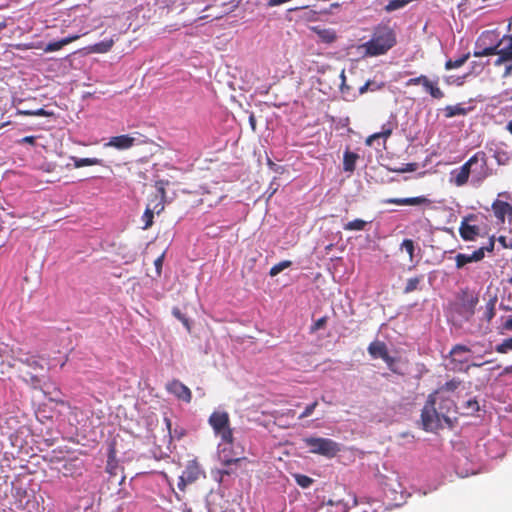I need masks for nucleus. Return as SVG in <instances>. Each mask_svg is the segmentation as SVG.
<instances>
[{
	"mask_svg": "<svg viewBox=\"0 0 512 512\" xmlns=\"http://www.w3.org/2000/svg\"><path fill=\"white\" fill-rule=\"evenodd\" d=\"M470 175L472 184L476 186L492 175L485 152H476L460 168L454 169L451 172V182L457 187H462L467 184Z\"/></svg>",
	"mask_w": 512,
	"mask_h": 512,
	"instance_id": "f257e3e1",
	"label": "nucleus"
},
{
	"mask_svg": "<svg viewBox=\"0 0 512 512\" xmlns=\"http://www.w3.org/2000/svg\"><path fill=\"white\" fill-rule=\"evenodd\" d=\"M396 44V36L391 27L379 24L373 29L371 39L360 46L366 56L385 54Z\"/></svg>",
	"mask_w": 512,
	"mask_h": 512,
	"instance_id": "f03ea898",
	"label": "nucleus"
},
{
	"mask_svg": "<svg viewBox=\"0 0 512 512\" xmlns=\"http://www.w3.org/2000/svg\"><path fill=\"white\" fill-rule=\"evenodd\" d=\"M209 425L212 427L216 436L227 445L234 444L233 429L230 426V416L226 411H214L208 419Z\"/></svg>",
	"mask_w": 512,
	"mask_h": 512,
	"instance_id": "7ed1b4c3",
	"label": "nucleus"
},
{
	"mask_svg": "<svg viewBox=\"0 0 512 512\" xmlns=\"http://www.w3.org/2000/svg\"><path fill=\"white\" fill-rule=\"evenodd\" d=\"M304 443L313 454L333 458L341 450L340 444L330 438L323 437H308L305 438Z\"/></svg>",
	"mask_w": 512,
	"mask_h": 512,
	"instance_id": "20e7f679",
	"label": "nucleus"
},
{
	"mask_svg": "<svg viewBox=\"0 0 512 512\" xmlns=\"http://www.w3.org/2000/svg\"><path fill=\"white\" fill-rule=\"evenodd\" d=\"M437 398L435 394H430L421 412L423 428L426 431H433L441 426L442 416L439 409L435 407Z\"/></svg>",
	"mask_w": 512,
	"mask_h": 512,
	"instance_id": "39448f33",
	"label": "nucleus"
},
{
	"mask_svg": "<svg viewBox=\"0 0 512 512\" xmlns=\"http://www.w3.org/2000/svg\"><path fill=\"white\" fill-rule=\"evenodd\" d=\"M494 236L489 239L488 245L475 250L472 254L458 253L455 256V263L457 269H462L465 265L472 262H479L485 257V252H492L494 250Z\"/></svg>",
	"mask_w": 512,
	"mask_h": 512,
	"instance_id": "423d86ee",
	"label": "nucleus"
},
{
	"mask_svg": "<svg viewBox=\"0 0 512 512\" xmlns=\"http://www.w3.org/2000/svg\"><path fill=\"white\" fill-rule=\"evenodd\" d=\"M477 218V215L469 214L461 220L459 234L464 241H474L481 235V228L474 223Z\"/></svg>",
	"mask_w": 512,
	"mask_h": 512,
	"instance_id": "0eeeda50",
	"label": "nucleus"
},
{
	"mask_svg": "<svg viewBox=\"0 0 512 512\" xmlns=\"http://www.w3.org/2000/svg\"><path fill=\"white\" fill-rule=\"evenodd\" d=\"M202 471L196 461H190L185 467L182 475L179 477L178 488L184 491L188 484H191L199 479Z\"/></svg>",
	"mask_w": 512,
	"mask_h": 512,
	"instance_id": "6e6552de",
	"label": "nucleus"
},
{
	"mask_svg": "<svg viewBox=\"0 0 512 512\" xmlns=\"http://www.w3.org/2000/svg\"><path fill=\"white\" fill-rule=\"evenodd\" d=\"M164 184L165 183L163 181L156 183L157 193L149 199L147 204V208H149L152 213H156L157 215L162 213L165 209L166 190Z\"/></svg>",
	"mask_w": 512,
	"mask_h": 512,
	"instance_id": "1a4fd4ad",
	"label": "nucleus"
},
{
	"mask_svg": "<svg viewBox=\"0 0 512 512\" xmlns=\"http://www.w3.org/2000/svg\"><path fill=\"white\" fill-rule=\"evenodd\" d=\"M166 390L173 394L178 400L190 403L192 400L191 390L180 380L173 379L166 384Z\"/></svg>",
	"mask_w": 512,
	"mask_h": 512,
	"instance_id": "9d476101",
	"label": "nucleus"
},
{
	"mask_svg": "<svg viewBox=\"0 0 512 512\" xmlns=\"http://www.w3.org/2000/svg\"><path fill=\"white\" fill-rule=\"evenodd\" d=\"M492 211L498 224H504L506 219L512 221V205L506 201L496 199L492 203Z\"/></svg>",
	"mask_w": 512,
	"mask_h": 512,
	"instance_id": "9b49d317",
	"label": "nucleus"
},
{
	"mask_svg": "<svg viewBox=\"0 0 512 512\" xmlns=\"http://www.w3.org/2000/svg\"><path fill=\"white\" fill-rule=\"evenodd\" d=\"M506 38H508V36H504L501 40H499L497 42L496 45L494 46H489V47H485L483 49H477L474 51L473 55L475 57H485V56H492V55H498V58L497 60L495 61V65L496 66H499L501 65L502 63L504 62H507L508 60H501L502 58V55L501 53H503V51L506 50V48H502V49H499V46L501 45V43L503 42V40H505Z\"/></svg>",
	"mask_w": 512,
	"mask_h": 512,
	"instance_id": "f8f14e48",
	"label": "nucleus"
},
{
	"mask_svg": "<svg viewBox=\"0 0 512 512\" xmlns=\"http://www.w3.org/2000/svg\"><path fill=\"white\" fill-rule=\"evenodd\" d=\"M136 139L128 134L113 136L104 147H113L117 150H128L134 146Z\"/></svg>",
	"mask_w": 512,
	"mask_h": 512,
	"instance_id": "ddd939ff",
	"label": "nucleus"
},
{
	"mask_svg": "<svg viewBox=\"0 0 512 512\" xmlns=\"http://www.w3.org/2000/svg\"><path fill=\"white\" fill-rule=\"evenodd\" d=\"M437 401H440L438 405L439 414L442 416L444 422L450 424L451 413L454 412L456 408L454 401L444 395L438 396Z\"/></svg>",
	"mask_w": 512,
	"mask_h": 512,
	"instance_id": "4468645a",
	"label": "nucleus"
},
{
	"mask_svg": "<svg viewBox=\"0 0 512 512\" xmlns=\"http://www.w3.org/2000/svg\"><path fill=\"white\" fill-rule=\"evenodd\" d=\"M220 446H223V447L219 449L218 455H219V459H220L221 463L224 466L236 464L242 460H245V457L236 456V454L233 452V449H232L233 445H227L221 441Z\"/></svg>",
	"mask_w": 512,
	"mask_h": 512,
	"instance_id": "2eb2a0df",
	"label": "nucleus"
},
{
	"mask_svg": "<svg viewBox=\"0 0 512 512\" xmlns=\"http://www.w3.org/2000/svg\"><path fill=\"white\" fill-rule=\"evenodd\" d=\"M385 204H395V205H410L417 206L423 204H431V200L425 196H417V197H408V198H388L383 200Z\"/></svg>",
	"mask_w": 512,
	"mask_h": 512,
	"instance_id": "dca6fc26",
	"label": "nucleus"
},
{
	"mask_svg": "<svg viewBox=\"0 0 512 512\" xmlns=\"http://www.w3.org/2000/svg\"><path fill=\"white\" fill-rule=\"evenodd\" d=\"M82 471V463L77 458L65 461L60 469L64 477H77L82 474Z\"/></svg>",
	"mask_w": 512,
	"mask_h": 512,
	"instance_id": "f3484780",
	"label": "nucleus"
},
{
	"mask_svg": "<svg viewBox=\"0 0 512 512\" xmlns=\"http://www.w3.org/2000/svg\"><path fill=\"white\" fill-rule=\"evenodd\" d=\"M367 351L373 359H384L388 354L389 350L385 342L380 340L372 341L367 348Z\"/></svg>",
	"mask_w": 512,
	"mask_h": 512,
	"instance_id": "a211bd4d",
	"label": "nucleus"
},
{
	"mask_svg": "<svg viewBox=\"0 0 512 512\" xmlns=\"http://www.w3.org/2000/svg\"><path fill=\"white\" fill-rule=\"evenodd\" d=\"M394 130V125L392 122H387L382 125V131L374 133L368 136L365 140V144L367 146H372L374 141L383 138L384 142L392 135Z\"/></svg>",
	"mask_w": 512,
	"mask_h": 512,
	"instance_id": "6ab92c4d",
	"label": "nucleus"
},
{
	"mask_svg": "<svg viewBox=\"0 0 512 512\" xmlns=\"http://www.w3.org/2000/svg\"><path fill=\"white\" fill-rule=\"evenodd\" d=\"M312 31L318 36L321 42L332 44L337 40V33L332 28L312 27Z\"/></svg>",
	"mask_w": 512,
	"mask_h": 512,
	"instance_id": "aec40b11",
	"label": "nucleus"
},
{
	"mask_svg": "<svg viewBox=\"0 0 512 512\" xmlns=\"http://www.w3.org/2000/svg\"><path fill=\"white\" fill-rule=\"evenodd\" d=\"M423 88L434 99H442L444 97V92L438 86V80L432 81L427 77Z\"/></svg>",
	"mask_w": 512,
	"mask_h": 512,
	"instance_id": "412c9836",
	"label": "nucleus"
},
{
	"mask_svg": "<svg viewBox=\"0 0 512 512\" xmlns=\"http://www.w3.org/2000/svg\"><path fill=\"white\" fill-rule=\"evenodd\" d=\"M477 303L478 297L476 295L469 294L468 292L463 293L462 308L469 316L474 314Z\"/></svg>",
	"mask_w": 512,
	"mask_h": 512,
	"instance_id": "4be33fe9",
	"label": "nucleus"
},
{
	"mask_svg": "<svg viewBox=\"0 0 512 512\" xmlns=\"http://www.w3.org/2000/svg\"><path fill=\"white\" fill-rule=\"evenodd\" d=\"M358 159L359 155L357 153L346 150L343 155V170L350 173L354 172Z\"/></svg>",
	"mask_w": 512,
	"mask_h": 512,
	"instance_id": "5701e85b",
	"label": "nucleus"
},
{
	"mask_svg": "<svg viewBox=\"0 0 512 512\" xmlns=\"http://www.w3.org/2000/svg\"><path fill=\"white\" fill-rule=\"evenodd\" d=\"M113 45H114V40L112 38H110V39H106L101 42L95 43V44L89 46L87 49H88L89 53L103 54V53L109 52L112 49Z\"/></svg>",
	"mask_w": 512,
	"mask_h": 512,
	"instance_id": "b1692460",
	"label": "nucleus"
},
{
	"mask_svg": "<svg viewBox=\"0 0 512 512\" xmlns=\"http://www.w3.org/2000/svg\"><path fill=\"white\" fill-rule=\"evenodd\" d=\"M470 110L463 107L462 104L448 105L444 108V115L446 118H452L455 116L466 115Z\"/></svg>",
	"mask_w": 512,
	"mask_h": 512,
	"instance_id": "393cba45",
	"label": "nucleus"
},
{
	"mask_svg": "<svg viewBox=\"0 0 512 512\" xmlns=\"http://www.w3.org/2000/svg\"><path fill=\"white\" fill-rule=\"evenodd\" d=\"M460 384H461L460 380L452 379V380L446 382L441 387H439L432 394H435V397L437 398L440 395H444L445 392H454L460 386Z\"/></svg>",
	"mask_w": 512,
	"mask_h": 512,
	"instance_id": "a878e982",
	"label": "nucleus"
},
{
	"mask_svg": "<svg viewBox=\"0 0 512 512\" xmlns=\"http://www.w3.org/2000/svg\"><path fill=\"white\" fill-rule=\"evenodd\" d=\"M121 470V467L119 466L114 452L111 451V453L108 456L107 465H106V472L110 474L111 476H117L119 471Z\"/></svg>",
	"mask_w": 512,
	"mask_h": 512,
	"instance_id": "bb28decb",
	"label": "nucleus"
},
{
	"mask_svg": "<svg viewBox=\"0 0 512 512\" xmlns=\"http://www.w3.org/2000/svg\"><path fill=\"white\" fill-rule=\"evenodd\" d=\"M94 165H102V160L99 158H74V166L76 168Z\"/></svg>",
	"mask_w": 512,
	"mask_h": 512,
	"instance_id": "cd10ccee",
	"label": "nucleus"
},
{
	"mask_svg": "<svg viewBox=\"0 0 512 512\" xmlns=\"http://www.w3.org/2000/svg\"><path fill=\"white\" fill-rule=\"evenodd\" d=\"M367 222L362 219H355L344 224L343 228L346 231H362L365 229Z\"/></svg>",
	"mask_w": 512,
	"mask_h": 512,
	"instance_id": "c85d7f7f",
	"label": "nucleus"
},
{
	"mask_svg": "<svg viewBox=\"0 0 512 512\" xmlns=\"http://www.w3.org/2000/svg\"><path fill=\"white\" fill-rule=\"evenodd\" d=\"M209 195H210V192H206L205 194H203V197L201 198V203H203V204L205 203L209 207H213V206L217 205L225 197L222 190H220L219 192L216 193V196L214 197V199H210Z\"/></svg>",
	"mask_w": 512,
	"mask_h": 512,
	"instance_id": "c756f323",
	"label": "nucleus"
},
{
	"mask_svg": "<svg viewBox=\"0 0 512 512\" xmlns=\"http://www.w3.org/2000/svg\"><path fill=\"white\" fill-rule=\"evenodd\" d=\"M469 57H470V53H467L456 60L449 59L445 63V69L451 70V69L459 68L462 65H464V63L469 59Z\"/></svg>",
	"mask_w": 512,
	"mask_h": 512,
	"instance_id": "7c9ffc66",
	"label": "nucleus"
},
{
	"mask_svg": "<svg viewBox=\"0 0 512 512\" xmlns=\"http://www.w3.org/2000/svg\"><path fill=\"white\" fill-rule=\"evenodd\" d=\"M18 114L25 115V116H53L54 113L47 111L43 108H39L37 110H18Z\"/></svg>",
	"mask_w": 512,
	"mask_h": 512,
	"instance_id": "2f4dec72",
	"label": "nucleus"
},
{
	"mask_svg": "<svg viewBox=\"0 0 512 512\" xmlns=\"http://www.w3.org/2000/svg\"><path fill=\"white\" fill-rule=\"evenodd\" d=\"M291 265H292V262L290 260L281 261L271 267V269L269 271V275L271 277H274V276L278 275L280 272H282L284 269L290 267Z\"/></svg>",
	"mask_w": 512,
	"mask_h": 512,
	"instance_id": "473e14b6",
	"label": "nucleus"
},
{
	"mask_svg": "<svg viewBox=\"0 0 512 512\" xmlns=\"http://www.w3.org/2000/svg\"><path fill=\"white\" fill-rule=\"evenodd\" d=\"M422 276H416V277H412V278H409L407 280V283H406V286L404 288V293L408 294V293H411L413 291H415L416 289H418V286L420 284V282L422 281Z\"/></svg>",
	"mask_w": 512,
	"mask_h": 512,
	"instance_id": "72a5a7b5",
	"label": "nucleus"
},
{
	"mask_svg": "<svg viewBox=\"0 0 512 512\" xmlns=\"http://www.w3.org/2000/svg\"><path fill=\"white\" fill-rule=\"evenodd\" d=\"M296 483L302 488H308L312 485L313 479L304 474H294Z\"/></svg>",
	"mask_w": 512,
	"mask_h": 512,
	"instance_id": "f704fd0d",
	"label": "nucleus"
},
{
	"mask_svg": "<svg viewBox=\"0 0 512 512\" xmlns=\"http://www.w3.org/2000/svg\"><path fill=\"white\" fill-rule=\"evenodd\" d=\"M495 305H496V299H490L486 304V311L484 313V317L486 318V320L488 322H490L495 316V313H496Z\"/></svg>",
	"mask_w": 512,
	"mask_h": 512,
	"instance_id": "c9c22d12",
	"label": "nucleus"
},
{
	"mask_svg": "<svg viewBox=\"0 0 512 512\" xmlns=\"http://www.w3.org/2000/svg\"><path fill=\"white\" fill-rule=\"evenodd\" d=\"M495 351L500 354H506L512 351V338H507L495 347Z\"/></svg>",
	"mask_w": 512,
	"mask_h": 512,
	"instance_id": "e433bc0d",
	"label": "nucleus"
},
{
	"mask_svg": "<svg viewBox=\"0 0 512 512\" xmlns=\"http://www.w3.org/2000/svg\"><path fill=\"white\" fill-rule=\"evenodd\" d=\"M153 219H154V213L146 207L143 215H142V221L144 222L143 229H148L153 225Z\"/></svg>",
	"mask_w": 512,
	"mask_h": 512,
	"instance_id": "4c0bfd02",
	"label": "nucleus"
},
{
	"mask_svg": "<svg viewBox=\"0 0 512 512\" xmlns=\"http://www.w3.org/2000/svg\"><path fill=\"white\" fill-rule=\"evenodd\" d=\"M383 83L381 84H376L375 82H372V81H367L363 86H361L359 88V93L360 94H364L366 93L368 90H371V91H376V90H379L383 87Z\"/></svg>",
	"mask_w": 512,
	"mask_h": 512,
	"instance_id": "58836bf2",
	"label": "nucleus"
},
{
	"mask_svg": "<svg viewBox=\"0 0 512 512\" xmlns=\"http://www.w3.org/2000/svg\"><path fill=\"white\" fill-rule=\"evenodd\" d=\"M66 45L65 43V40L64 38L59 40V41H55V42H50L46 45L44 51L45 52H54V51H58L60 49H62L64 46Z\"/></svg>",
	"mask_w": 512,
	"mask_h": 512,
	"instance_id": "ea45409f",
	"label": "nucleus"
},
{
	"mask_svg": "<svg viewBox=\"0 0 512 512\" xmlns=\"http://www.w3.org/2000/svg\"><path fill=\"white\" fill-rule=\"evenodd\" d=\"M479 403L478 401L474 399H469L465 403V409L467 414H473L477 411H479Z\"/></svg>",
	"mask_w": 512,
	"mask_h": 512,
	"instance_id": "a19ab883",
	"label": "nucleus"
},
{
	"mask_svg": "<svg viewBox=\"0 0 512 512\" xmlns=\"http://www.w3.org/2000/svg\"><path fill=\"white\" fill-rule=\"evenodd\" d=\"M407 4H408V0H391L386 5V10L387 11H394V10H397V9H400V8L404 7Z\"/></svg>",
	"mask_w": 512,
	"mask_h": 512,
	"instance_id": "79ce46f5",
	"label": "nucleus"
},
{
	"mask_svg": "<svg viewBox=\"0 0 512 512\" xmlns=\"http://www.w3.org/2000/svg\"><path fill=\"white\" fill-rule=\"evenodd\" d=\"M383 361L386 363L387 367L389 368L390 371H392L393 373H396V374H399V371L396 367V363L398 362L397 358L395 357H392L390 356V354H388L384 359Z\"/></svg>",
	"mask_w": 512,
	"mask_h": 512,
	"instance_id": "37998d69",
	"label": "nucleus"
},
{
	"mask_svg": "<svg viewBox=\"0 0 512 512\" xmlns=\"http://www.w3.org/2000/svg\"><path fill=\"white\" fill-rule=\"evenodd\" d=\"M401 247L406 250V252L409 254L410 260H412L414 257V250H415L414 242L411 239H405L402 242Z\"/></svg>",
	"mask_w": 512,
	"mask_h": 512,
	"instance_id": "c03bdc74",
	"label": "nucleus"
},
{
	"mask_svg": "<svg viewBox=\"0 0 512 512\" xmlns=\"http://www.w3.org/2000/svg\"><path fill=\"white\" fill-rule=\"evenodd\" d=\"M427 76L426 75H420L418 77H415V78H410L409 80L406 81L405 83V86L406 87H410V86H416V85H424L425 83V80H426Z\"/></svg>",
	"mask_w": 512,
	"mask_h": 512,
	"instance_id": "a18cd8bd",
	"label": "nucleus"
},
{
	"mask_svg": "<svg viewBox=\"0 0 512 512\" xmlns=\"http://www.w3.org/2000/svg\"><path fill=\"white\" fill-rule=\"evenodd\" d=\"M20 361L33 369H43V366L35 357H26L25 359H20Z\"/></svg>",
	"mask_w": 512,
	"mask_h": 512,
	"instance_id": "49530a36",
	"label": "nucleus"
},
{
	"mask_svg": "<svg viewBox=\"0 0 512 512\" xmlns=\"http://www.w3.org/2000/svg\"><path fill=\"white\" fill-rule=\"evenodd\" d=\"M494 158L499 165H505L509 160L508 153L505 151H496L494 154Z\"/></svg>",
	"mask_w": 512,
	"mask_h": 512,
	"instance_id": "de8ad7c7",
	"label": "nucleus"
},
{
	"mask_svg": "<svg viewBox=\"0 0 512 512\" xmlns=\"http://www.w3.org/2000/svg\"><path fill=\"white\" fill-rule=\"evenodd\" d=\"M318 406V402L317 401H314L313 403L309 404L306 406V408L304 409V411L299 415V419H304L308 416H310L314 410L316 409V407Z\"/></svg>",
	"mask_w": 512,
	"mask_h": 512,
	"instance_id": "09e8293b",
	"label": "nucleus"
},
{
	"mask_svg": "<svg viewBox=\"0 0 512 512\" xmlns=\"http://www.w3.org/2000/svg\"><path fill=\"white\" fill-rule=\"evenodd\" d=\"M416 169L415 163H407L404 164L402 167L399 168H392L391 171L397 172V173H405V172H413Z\"/></svg>",
	"mask_w": 512,
	"mask_h": 512,
	"instance_id": "8fccbe9b",
	"label": "nucleus"
},
{
	"mask_svg": "<svg viewBox=\"0 0 512 512\" xmlns=\"http://www.w3.org/2000/svg\"><path fill=\"white\" fill-rule=\"evenodd\" d=\"M327 323V316H323L319 318L312 326H311V332L318 331L325 327Z\"/></svg>",
	"mask_w": 512,
	"mask_h": 512,
	"instance_id": "3c124183",
	"label": "nucleus"
},
{
	"mask_svg": "<svg viewBox=\"0 0 512 512\" xmlns=\"http://www.w3.org/2000/svg\"><path fill=\"white\" fill-rule=\"evenodd\" d=\"M510 44L503 53L501 60H512V36H508Z\"/></svg>",
	"mask_w": 512,
	"mask_h": 512,
	"instance_id": "603ef678",
	"label": "nucleus"
},
{
	"mask_svg": "<svg viewBox=\"0 0 512 512\" xmlns=\"http://www.w3.org/2000/svg\"><path fill=\"white\" fill-rule=\"evenodd\" d=\"M467 352H470V349L467 346L458 344V345H455L451 349L450 354L457 355L459 353H467Z\"/></svg>",
	"mask_w": 512,
	"mask_h": 512,
	"instance_id": "864d4df0",
	"label": "nucleus"
},
{
	"mask_svg": "<svg viewBox=\"0 0 512 512\" xmlns=\"http://www.w3.org/2000/svg\"><path fill=\"white\" fill-rule=\"evenodd\" d=\"M163 261H164V253H162L159 257H157L156 260L154 261L156 273L158 276L161 275Z\"/></svg>",
	"mask_w": 512,
	"mask_h": 512,
	"instance_id": "5fc2aeb1",
	"label": "nucleus"
},
{
	"mask_svg": "<svg viewBox=\"0 0 512 512\" xmlns=\"http://www.w3.org/2000/svg\"><path fill=\"white\" fill-rule=\"evenodd\" d=\"M173 314H174V315H175V316H176V317H177V318H178V319H179V320H180V321H181V322H182V323H183V324H184L188 329H190L188 319H187L185 316H183V315L181 314V312H180L178 309H174V310H173Z\"/></svg>",
	"mask_w": 512,
	"mask_h": 512,
	"instance_id": "6e6d98bb",
	"label": "nucleus"
},
{
	"mask_svg": "<svg viewBox=\"0 0 512 512\" xmlns=\"http://www.w3.org/2000/svg\"><path fill=\"white\" fill-rule=\"evenodd\" d=\"M36 139H37L36 136H25L22 139H20L18 142L21 144L25 143V144L34 145L36 143Z\"/></svg>",
	"mask_w": 512,
	"mask_h": 512,
	"instance_id": "4d7b16f0",
	"label": "nucleus"
},
{
	"mask_svg": "<svg viewBox=\"0 0 512 512\" xmlns=\"http://www.w3.org/2000/svg\"><path fill=\"white\" fill-rule=\"evenodd\" d=\"M328 504L329 505H334V504L339 505V504H342L344 512H347L349 510V508H350V506L347 503H344L343 500H339L337 502H333L332 500H329Z\"/></svg>",
	"mask_w": 512,
	"mask_h": 512,
	"instance_id": "13d9d810",
	"label": "nucleus"
},
{
	"mask_svg": "<svg viewBox=\"0 0 512 512\" xmlns=\"http://www.w3.org/2000/svg\"><path fill=\"white\" fill-rule=\"evenodd\" d=\"M80 38V35L78 34H75V35H70L68 37H65L64 40H65V43L66 45L78 40Z\"/></svg>",
	"mask_w": 512,
	"mask_h": 512,
	"instance_id": "bf43d9fd",
	"label": "nucleus"
},
{
	"mask_svg": "<svg viewBox=\"0 0 512 512\" xmlns=\"http://www.w3.org/2000/svg\"><path fill=\"white\" fill-rule=\"evenodd\" d=\"M503 328L508 331H512V317L508 318L503 324Z\"/></svg>",
	"mask_w": 512,
	"mask_h": 512,
	"instance_id": "052dcab7",
	"label": "nucleus"
},
{
	"mask_svg": "<svg viewBox=\"0 0 512 512\" xmlns=\"http://www.w3.org/2000/svg\"><path fill=\"white\" fill-rule=\"evenodd\" d=\"M30 381H31V384L34 388H38L39 387V383H40V380L37 376H31L30 377Z\"/></svg>",
	"mask_w": 512,
	"mask_h": 512,
	"instance_id": "680f3d73",
	"label": "nucleus"
},
{
	"mask_svg": "<svg viewBox=\"0 0 512 512\" xmlns=\"http://www.w3.org/2000/svg\"><path fill=\"white\" fill-rule=\"evenodd\" d=\"M249 123H250L252 130L255 131L256 130V119H255L254 114H251L249 116Z\"/></svg>",
	"mask_w": 512,
	"mask_h": 512,
	"instance_id": "e2e57ef3",
	"label": "nucleus"
},
{
	"mask_svg": "<svg viewBox=\"0 0 512 512\" xmlns=\"http://www.w3.org/2000/svg\"><path fill=\"white\" fill-rule=\"evenodd\" d=\"M510 373H512V364H511V365H509V366H506V367L503 369V371H502L501 375H507V374H510Z\"/></svg>",
	"mask_w": 512,
	"mask_h": 512,
	"instance_id": "0e129e2a",
	"label": "nucleus"
},
{
	"mask_svg": "<svg viewBox=\"0 0 512 512\" xmlns=\"http://www.w3.org/2000/svg\"><path fill=\"white\" fill-rule=\"evenodd\" d=\"M498 241H499V242H500V243H501L505 248H507V247H508V245L506 244V237H505V236H500V237L498 238Z\"/></svg>",
	"mask_w": 512,
	"mask_h": 512,
	"instance_id": "69168bd1",
	"label": "nucleus"
},
{
	"mask_svg": "<svg viewBox=\"0 0 512 512\" xmlns=\"http://www.w3.org/2000/svg\"><path fill=\"white\" fill-rule=\"evenodd\" d=\"M506 130L512 135V120L507 123Z\"/></svg>",
	"mask_w": 512,
	"mask_h": 512,
	"instance_id": "338daca9",
	"label": "nucleus"
},
{
	"mask_svg": "<svg viewBox=\"0 0 512 512\" xmlns=\"http://www.w3.org/2000/svg\"><path fill=\"white\" fill-rule=\"evenodd\" d=\"M511 71H512V65L506 67L505 72H504V76H509L511 74Z\"/></svg>",
	"mask_w": 512,
	"mask_h": 512,
	"instance_id": "774afa93",
	"label": "nucleus"
}]
</instances>
